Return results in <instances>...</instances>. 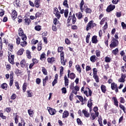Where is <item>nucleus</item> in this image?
<instances>
[{
	"label": "nucleus",
	"mask_w": 126,
	"mask_h": 126,
	"mask_svg": "<svg viewBox=\"0 0 126 126\" xmlns=\"http://www.w3.org/2000/svg\"><path fill=\"white\" fill-rule=\"evenodd\" d=\"M63 47H59L58 48V53H61V63L63 65H65V62L64 61V53L63 52Z\"/></svg>",
	"instance_id": "obj_1"
},
{
	"label": "nucleus",
	"mask_w": 126,
	"mask_h": 126,
	"mask_svg": "<svg viewBox=\"0 0 126 126\" xmlns=\"http://www.w3.org/2000/svg\"><path fill=\"white\" fill-rule=\"evenodd\" d=\"M81 92L84 93V94H85L87 97H88V96H91L92 95V91L89 88H86V90L84 91V87H83L81 88Z\"/></svg>",
	"instance_id": "obj_2"
},
{
	"label": "nucleus",
	"mask_w": 126,
	"mask_h": 126,
	"mask_svg": "<svg viewBox=\"0 0 126 126\" xmlns=\"http://www.w3.org/2000/svg\"><path fill=\"white\" fill-rule=\"evenodd\" d=\"M18 34L19 36H21V37H22V40H23V41H25V40L27 39L26 35L24 34V32H23V30H22V29L20 28L19 29Z\"/></svg>",
	"instance_id": "obj_3"
},
{
	"label": "nucleus",
	"mask_w": 126,
	"mask_h": 126,
	"mask_svg": "<svg viewBox=\"0 0 126 126\" xmlns=\"http://www.w3.org/2000/svg\"><path fill=\"white\" fill-rule=\"evenodd\" d=\"M119 44V41L115 38L113 39L110 44V48H115Z\"/></svg>",
	"instance_id": "obj_4"
},
{
	"label": "nucleus",
	"mask_w": 126,
	"mask_h": 126,
	"mask_svg": "<svg viewBox=\"0 0 126 126\" xmlns=\"http://www.w3.org/2000/svg\"><path fill=\"white\" fill-rule=\"evenodd\" d=\"M95 26H96V24L93 23V21H90L87 26V28H86L87 31L90 30L91 28H93V27H95Z\"/></svg>",
	"instance_id": "obj_5"
},
{
	"label": "nucleus",
	"mask_w": 126,
	"mask_h": 126,
	"mask_svg": "<svg viewBox=\"0 0 126 126\" xmlns=\"http://www.w3.org/2000/svg\"><path fill=\"white\" fill-rule=\"evenodd\" d=\"M115 8H116V6L115 5L110 4L107 7L106 11H107V12H110V11L114 10Z\"/></svg>",
	"instance_id": "obj_6"
},
{
	"label": "nucleus",
	"mask_w": 126,
	"mask_h": 126,
	"mask_svg": "<svg viewBox=\"0 0 126 126\" xmlns=\"http://www.w3.org/2000/svg\"><path fill=\"white\" fill-rule=\"evenodd\" d=\"M111 89L112 90H115V92H116V93H118V92H119V90L118 89V87L117 86V84H116L115 83H111Z\"/></svg>",
	"instance_id": "obj_7"
},
{
	"label": "nucleus",
	"mask_w": 126,
	"mask_h": 126,
	"mask_svg": "<svg viewBox=\"0 0 126 126\" xmlns=\"http://www.w3.org/2000/svg\"><path fill=\"white\" fill-rule=\"evenodd\" d=\"M14 55H11L10 57L8 56V61L11 64H14Z\"/></svg>",
	"instance_id": "obj_8"
},
{
	"label": "nucleus",
	"mask_w": 126,
	"mask_h": 126,
	"mask_svg": "<svg viewBox=\"0 0 126 126\" xmlns=\"http://www.w3.org/2000/svg\"><path fill=\"white\" fill-rule=\"evenodd\" d=\"M99 116V113L95 112V113H92L91 114V119L92 120V121L95 120L96 119V117H98Z\"/></svg>",
	"instance_id": "obj_9"
},
{
	"label": "nucleus",
	"mask_w": 126,
	"mask_h": 126,
	"mask_svg": "<svg viewBox=\"0 0 126 126\" xmlns=\"http://www.w3.org/2000/svg\"><path fill=\"white\" fill-rule=\"evenodd\" d=\"M48 112L50 115H51V116L55 115L56 113H57V111H56V109L51 108H50V109H48Z\"/></svg>",
	"instance_id": "obj_10"
},
{
	"label": "nucleus",
	"mask_w": 126,
	"mask_h": 126,
	"mask_svg": "<svg viewBox=\"0 0 126 126\" xmlns=\"http://www.w3.org/2000/svg\"><path fill=\"white\" fill-rule=\"evenodd\" d=\"M11 15L12 18H16L17 17V12L15 10H12Z\"/></svg>",
	"instance_id": "obj_11"
},
{
	"label": "nucleus",
	"mask_w": 126,
	"mask_h": 126,
	"mask_svg": "<svg viewBox=\"0 0 126 126\" xmlns=\"http://www.w3.org/2000/svg\"><path fill=\"white\" fill-rule=\"evenodd\" d=\"M64 84L65 86L66 87L68 86V83H69V80L67 78L66 75H65L64 77Z\"/></svg>",
	"instance_id": "obj_12"
},
{
	"label": "nucleus",
	"mask_w": 126,
	"mask_h": 126,
	"mask_svg": "<svg viewBox=\"0 0 126 126\" xmlns=\"http://www.w3.org/2000/svg\"><path fill=\"white\" fill-rule=\"evenodd\" d=\"M126 74H122V76H121V77L118 80V81L119 82H124L125 81V80L126 79Z\"/></svg>",
	"instance_id": "obj_13"
},
{
	"label": "nucleus",
	"mask_w": 126,
	"mask_h": 126,
	"mask_svg": "<svg viewBox=\"0 0 126 126\" xmlns=\"http://www.w3.org/2000/svg\"><path fill=\"white\" fill-rule=\"evenodd\" d=\"M69 115V113H68V111L66 110L64 111L63 114V119H65V118H67Z\"/></svg>",
	"instance_id": "obj_14"
},
{
	"label": "nucleus",
	"mask_w": 126,
	"mask_h": 126,
	"mask_svg": "<svg viewBox=\"0 0 126 126\" xmlns=\"http://www.w3.org/2000/svg\"><path fill=\"white\" fill-rule=\"evenodd\" d=\"M92 42L94 44H96L97 42H98V40L97 39V36L94 35L93 36L92 38Z\"/></svg>",
	"instance_id": "obj_15"
},
{
	"label": "nucleus",
	"mask_w": 126,
	"mask_h": 126,
	"mask_svg": "<svg viewBox=\"0 0 126 126\" xmlns=\"http://www.w3.org/2000/svg\"><path fill=\"white\" fill-rule=\"evenodd\" d=\"M30 23H31V20L27 17L25 19V24H26V25H29Z\"/></svg>",
	"instance_id": "obj_16"
},
{
	"label": "nucleus",
	"mask_w": 126,
	"mask_h": 126,
	"mask_svg": "<svg viewBox=\"0 0 126 126\" xmlns=\"http://www.w3.org/2000/svg\"><path fill=\"white\" fill-rule=\"evenodd\" d=\"M40 0H35L34 2V5L35 7L37 8H38V7L40 6Z\"/></svg>",
	"instance_id": "obj_17"
},
{
	"label": "nucleus",
	"mask_w": 126,
	"mask_h": 126,
	"mask_svg": "<svg viewBox=\"0 0 126 126\" xmlns=\"http://www.w3.org/2000/svg\"><path fill=\"white\" fill-rule=\"evenodd\" d=\"M82 113L83 114H84V115L85 116V117H86V118H89V113H88V112H87L86 110L84 109L82 111Z\"/></svg>",
	"instance_id": "obj_18"
},
{
	"label": "nucleus",
	"mask_w": 126,
	"mask_h": 126,
	"mask_svg": "<svg viewBox=\"0 0 126 126\" xmlns=\"http://www.w3.org/2000/svg\"><path fill=\"white\" fill-rule=\"evenodd\" d=\"M83 5H84V1L82 0L81 3H80V9L81 12H83Z\"/></svg>",
	"instance_id": "obj_19"
},
{
	"label": "nucleus",
	"mask_w": 126,
	"mask_h": 126,
	"mask_svg": "<svg viewBox=\"0 0 126 126\" xmlns=\"http://www.w3.org/2000/svg\"><path fill=\"white\" fill-rule=\"evenodd\" d=\"M71 19L72 21V24H75V22H76V18L75 17V15L74 14L71 16Z\"/></svg>",
	"instance_id": "obj_20"
},
{
	"label": "nucleus",
	"mask_w": 126,
	"mask_h": 126,
	"mask_svg": "<svg viewBox=\"0 0 126 126\" xmlns=\"http://www.w3.org/2000/svg\"><path fill=\"white\" fill-rule=\"evenodd\" d=\"M23 52H24V49H23V48H21L17 52V55L18 56H21V55L23 54Z\"/></svg>",
	"instance_id": "obj_21"
},
{
	"label": "nucleus",
	"mask_w": 126,
	"mask_h": 126,
	"mask_svg": "<svg viewBox=\"0 0 126 126\" xmlns=\"http://www.w3.org/2000/svg\"><path fill=\"white\" fill-rule=\"evenodd\" d=\"M90 61L92 62V63H95L96 62V56L93 55L90 58Z\"/></svg>",
	"instance_id": "obj_22"
},
{
	"label": "nucleus",
	"mask_w": 126,
	"mask_h": 126,
	"mask_svg": "<svg viewBox=\"0 0 126 126\" xmlns=\"http://www.w3.org/2000/svg\"><path fill=\"white\" fill-rule=\"evenodd\" d=\"M47 61L49 63H52L55 62V58L54 57L48 58Z\"/></svg>",
	"instance_id": "obj_23"
},
{
	"label": "nucleus",
	"mask_w": 126,
	"mask_h": 126,
	"mask_svg": "<svg viewBox=\"0 0 126 126\" xmlns=\"http://www.w3.org/2000/svg\"><path fill=\"white\" fill-rule=\"evenodd\" d=\"M1 88L2 89H5V90H6L7 89V84L4 83L1 85Z\"/></svg>",
	"instance_id": "obj_24"
},
{
	"label": "nucleus",
	"mask_w": 126,
	"mask_h": 126,
	"mask_svg": "<svg viewBox=\"0 0 126 126\" xmlns=\"http://www.w3.org/2000/svg\"><path fill=\"white\" fill-rule=\"evenodd\" d=\"M49 80V77L48 76H46L45 78L43 79V85L45 86L46 85V82Z\"/></svg>",
	"instance_id": "obj_25"
},
{
	"label": "nucleus",
	"mask_w": 126,
	"mask_h": 126,
	"mask_svg": "<svg viewBox=\"0 0 126 126\" xmlns=\"http://www.w3.org/2000/svg\"><path fill=\"white\" fill-rule=\"evenodd\" d=\"M26 63V62L25 60L23 59L22 61H21L20 64L22 67H24L25 66V64Z\"/></svg>",
	"instance_id": "obj_26"
},
{
	"label": "nucleus",
	"mask_w": 126,
	"mask_h": 126,
	"mask_svg": "<svg viewBox=\"0 0 126 126\" xmlns=\"http://www.w3.org/2000/svg\"><path fill=\"white\" fill-rule=\"evenodd\" d=\"M84 9L85 10V11H86V13H91L92 10H91V9L89 8H86L84 7Z\"/></svg>",
	"instance_id": "obj_27"
},
{
	"label": "nucleus",
	"mask_w": 126,
	"mask_h": 126,
	"mask_svg": "<svg viewBox=\"0 0 126 126\" xmlns=\"http://www.w3.org/2000/svg\"><path fill=\"white\" fill-rule=\"evenodd\" d=\"M26 123L24 121V120L22 119L21 123H19L18 126H25Z\"/></svg>",
	"instance_id": "obj_28"
},
{
	"label": "nucleus",
	"mask_w": 126,
	"mask_h": 126,
	"mask_svg": "<svg viewBox=\"0 0 126 126\" xmlns=\"http://www.w3.org/2000/svg\"><path fill=\"white\" fill-rule=\"evenodd\" d=\"M26 55L28 59H31V52L29 50H27Z\"/></svg>",
	"instance_id": "obj_29"
},
{
	"label": "nucleus",
	"mask_w": 126,
	"mask_h": 126,
	"mask_svg": "<svg viewBox=\"0 0 126 126\" xmlns=\"http://www.w3.org/2000/svg\"><path fill=\"white\" fill-rule=\"evenodd\" d=\"M76 15L78 19H81V18H82V13H81V12L77 13Z\"/></svg>",
	"instance_id": "obj_30"
},
{
	"label": "nucleus",
	"mask_w": 126,
	"mask_h": 126,
	"mask_svg": "<svg viewBox=\"0 0 126 126\" xmlns=\"http://www.w3.org/2000/svg\"><path fill=\"white\" fill-rule=\"evenodd\" d=\"M105 63H111L112 59L110 57H105L104 58Z\"/></svg>",
	"instance_id": "obj_31"
},
{
	"label": "nucleus",
	"mask_w": 126,
	"mask_h": 126,
	"mask_svg": "<svg viewBox=\"0 0 126 126\" xmlns=\"http://www.w3.org/2000/svg\"><path fill=\"white\" fill-rule=\"evenodd\" d=\"M42 71L44 75H47L48 72H47V70L46 69V68H45V67H42Z\"/></svg>",
	"instance_id": "obj_32"
},
{
	"label": "nucleus",
	"mask_w": 126,
	"mask_h": 126,
	"mask_svg": "<svg viewBox=\"0 0 126 126\" xmlns=\"http://www.w3.org/2000/svg\"><path fill=\"white\" fill-rule=\"evenodd\" d=\"M113 100H114V105H115V106H116L117 107H119V103L117 98L113 97Z\"/></svg>",
	"instance_id": "obj_33"
},
{
	"label": "nucleus",
	"mask_w": 126,
	"mask_h": 126,
	"mask_svg": "<svg viewBox=\"0 0 126 126\" xmlns=\"http://www.w3.org/2000/svg\"><path fill=\"white\" fill-rule=\"evenodd\" d=\"M101 90L103 93H105L106 91V86L104 85L101 86Z\"/></svg>",
	"instance_id": "obj_34"
},
{
	"label": "nucleus",
	"mask_w": 126,
	"mask_h": 126,
	"mask_svg": "<svg viewBox=\"0 0 126 126\" xmlns=\"http://www.w3.org/2000/svg\"><path fill=\"white\" fill-rule=\"evenodd\" d=\"M76 69L80 73L81 72V68H80V66L79 65H76L75 66Z\"/></svg>",
	"instance_id": "obj_35"
},
{
	"label": "nucleus",
	"mask_w": 126,
	"mask_h": 126,
	"mask_svg": "<svg viewBox=\"0 0 126 126\" xmlns=\"http://www.w3.org/2000/svg\"><path fill=\"white\" fill-rule=\"evenodd\" d=\"M42 50V43L41 42H39L37 45V50L41 51Z\"/></svg>",
	"instance_id": "obj_36"
},
{
	"label": "nucleus",
	"mask_w": 126,
	"mask_h": 126,
	"mask_svg": "<svg viewBox=\"0 0 126 126\" xmlns=\"http://www.w3.org/2000/svg\"><path fill=\"white\" fill-rule=\"evenodd\" d=\"M27 87V84L26 83H24L23 85V92H25L26 91V88Z\"/></svg>",
	"instance_id": "obj_37"
},
{
	"label": "nucleus",
	"mask_w": 126,
	"mask_h": 126,
	"mask_svg": "<svg viewBox=\"0 0 126 126\" xmlns=\"http://www.w3.org/2000/svg\"><path fill=\"white\" fill-rule=\"evenodd\" d=\"M92 106V100H91V99H90L88 102V107H89V108H91Z\"/></svg>",
	"instance_id": "obj_38"
},
{
	"label": "nucleus",
	"mask_w": 126,
	"mask_h": 126,
	"mask_svg": "<svg viewBox=\"0 0 126 126\" xmlns=\"http://www.w3.org/2000/svg\"><path fill=\"white\" fill-rule=\"evenodd\" d=\"M70 78L71 79H74V78H75V74L74 73H71L70 74Z\"/></svg>",
	"instance_id": "obj_39"
},
{
	"label": "nucleus",
	"mask_w": 126,
	"mask_h": 126,
	"mask_svg": "<svg viewBox=\"0 0 126 126\" xmlns=\"http://www.w3.org/2000/svg\"><path fill=\"white\" fill-rule=\"evenodd\" d=\"M27 45V42L25 40H23V41H22L21 43V46L22 47H25Z\"/></svg>",
	"instance_id": "obj_40"
},
{
	"label": "nucleus",
	"mask_w": 126,
	"mask_h": 126,
	"mask_svg": "<svg viewBox=\"0 0 126 126\" xmlns=\"http://www.w3.org/2000/svg\"><path fill=\"white\" fill-rule=\"evenodd\" d=\"M95 54H96V57H100L101 54V51L99 50H97L95 51Z\"/></svg>",
	"instance_id": "obj_41"
},
{
	"label": "nucleus",
	"mask_w": 126,
	"mask_h": 126,
	"mask_svg": "<svg viewBox=\"0 0 126 126\" xmlns=\"http://www.w3.org/2000/svg\"><path fill=\"white\" fill-rule=\"evenodd\" d=\"M119 107L121 109H122V110H123L124 112V113H125V114L126 113V107H125V106H124V105H122V104H120Z\"/></svg>",
	"instance_id": "obj_42"
},
{
	"label": "nucleus",
	"mask_w": 126,
	"mask_h": 126,
	"mask_svg": "<svg viewBox=\"0 0 126 126\" xmlns=\"http://www.w3.org/2000/svg\"><path fill=\"white\" fill-rule=\"evenodd\" d=\"M93 77L95 79L96 82H99V78L97 75H94Z\"/></svg>",
	"instance_id": "obj_43"
},
{
	"label": "nucleus",
	"mask_w": 126,
	"mask_h": 126,
	"mask_svg": "<svg viewBox=\"0 0 126 126\" xmlns=\"http://www.w3.org/2000/svg\"><path fill=\"white\" fill-rule=\"evenodd\" d=\"M63 5L65 7H68V4H67V0H64L63 2Z\"/></svg>",
	"instance_id": "obj_44"
},
{
	"label": "nucleus",
	"mask_w": 126,
	"mask_h": 126,
	"mask_svg": "<svg viewBox=\"0 0 126 126\" xmlns=\"http://www.w3.org/2000/svg\"><path fill=\"white\" fill-rule=\"evenodd\" d=\"M61 69H60V76L62 77L63 74V67L61 66Z\"/></svg>",
	"instance_id": "obj_45"
},
{
	"label": "nucleus",
	"mask_w": 126,
	"mask_h": 126,
	"mask_svg": "<svg viewBox=\"0 0 126 126\" xmlns=\"http://www.w3.org/2000/svg\"><path fill=\"white\" fill-rule=\"evenodd\" d=\"M106 20L107 19L106 18H103L100 22V25H103V24H104V23L105 22V21H106Z\"/></svg>",
	"instance_id": "obj_46"
},
{
	"label": "nucleus",
	"mask_w": 126,
	"mask_h": 126,
	"mask_svg": "<svg viewBox=\"0 0 126 126\" xmlns=\"http://www.w3.org/2000/svg\"><path fill=\"white\" fill-rule=\"evenodd\" d=\"M4 15V11L3 9H0V16H3Z\"/></svg>",
	"instance_id": "obj_47"
},
{
	"label": "nucleus",
	"mask_w": 126,
	"mask_h": 126,
	"mask_svg": "<svg viewBox=\"0 0 126 126\" xmlns=\"http://www.w3.org/2000/svg\"><path fill=\"white\" fill-rule=\"evenodd\" d=\"M64 14L65 18L67 17L68 15V10L65 9L64 12Z\"/></svg>",
	"instance_id": "obj_48"
},
{
	"label": "nucleus",
	"mask_w": 126,
	"mask_h": 126,
	"mask_svg": "<svg viewBox=\"0 0 126 126\" xmlns=\"http://www.w3.org/2000/svg\"><path fill=\"white\" fill-rule=\"evenodd\" d=\"M89 38H90V33H89L88 35L86 37V43H89Z\"/></svg>",
	"instance_id": "obj_49"
},
{
	"label": "nucleus",
	"mask_w": 126,
	"mask_h": 126,
	"mask_svg": "<svg viewBox=\"0 0 126 126\" xmlns=\"http://www.w3.org/2000/svg\"><path fill=\"white\" fill-rule=\"evenodd\" d=\"M38 42H39V41H38V40H32V45H36L37 43H38Z\"/></svg>",
	"instance_id": "obj_50"
},
{
	"label": "nucleus",
	"mask_w": 126,
	"mask_h": 126,
	"mask_svg": "<svg viewBox=\"0 0 126 126\" xmlns=\"http://www.w3.org/2000/svg\"><path fill=\"white\" fill-rule=\"evenodd\" d=\"M93 74L94 75H97V70L96 68H94L93 69Z\"/></svg>",
	"instance_id": "obj_51"
},
{
	"label": "nucleus",
	"mask_w": 126,
	"mask_h": 126,
	"mask_svg": "<svg viewBox=\"0 0 126 126\" xmlns=\"http://www.w3.org/2000/svg\"><path fill=\"white\" fill-rule=\"evenodd\" d=\"M35 30H36V31H40L41 30V26H36L34 28Z\"/></svg>",
	"instance_id": "obj_52"
},
{
	"label": "nucleus",
	"mask_w": 126,
	"mask_h": 126,
	"mask_svg": "<svg viewBox=\"0 0 126 126\" xmlns=\"http://www.w3.org/2000/svg\"><path fill=\"white\" fill-rule=\"evenodd\" d=\"M16 98V94H13L11 96V99L12 100H15Z\"/></svg>",
	"instance_id": "obj_53"
},
{
	"label": "nucleus",
	"mask_w": 126,
	"mask_h": 126,
	"mask_svg": "<svg viewBox=\"0 0 126 126\" xmlns=\"http://www.w3.org/2000/svg\"><path fill=\"white\" fill-rule=\"evenodd\" d=\"M119 51V49L118 48L115 49V50L112 51V53L114 55H117L118 54V52Z\"/></svg>",
	"instance_id": "obj_54"
},
{
	"label": "nucleus",
	"mask_w": 126,
	"mask_h": 126,
	"mask_svg": "<svg viewBox=\"0 0 126 126\" xmlns=\"http://www.w3.org/2000/svg\"><path fill=\"white\" fill-rule=\"evenodd\" d=\"M0 117H1V119H2L3 120H5V119H6V117H5V116H4L2 113H0Z\"/></svg>",
	"instance_id": "obj_55"
},
{
	"label": "nucleus",
	"mask_w": 126,
	"mask_h": 126,
	"mask_svg": "<svg viewBox=\"0 0 126 126\" xmlns=\"http://www.w3.org/2000/svg\"><path fill=\"white\" fill-rule=\"evenodd\" d=\"M45 53H43L41 56H40V59L41 60V61H43V59H45Z\"/></svg>",
	"instance_id": "obj_56"
},
{
	"label": "nucleus",
	"mask_w": 126,
	"mask_h": 126,
	"mask_svg": "<svg viewBox=\"0 0 126 126\" xmlns=\"http://www.w3.org/2000/svg\"><path fill=\"white\" fill-rule=\"evenodd\" d=\"M27 93H28V97H32V94H33V93H32L31 91H28Z\"/></svg>",
	"instance_id": "obj_57"
},
{
	"label": "nucleus",
	"mask_w": 126,
	"mask_h": 126,
	"mask_svg": "<svg viewBox=\"0 0 126 126\" xmlns=\"http://www.w3.org/2000/svg\"><path fill=\"white\" fill-rule=\"evenodd\" d=\"M117 17H121L122 16V12H116Z\"/></svg>",
	"instance_id": "obj_58"
},
{
	"label": "nucleus",
	"mask_w": 126,
	"mask_h": 126,
	"mask_svg": "<svg viewBox=\"0 0 126 126\" xmlns=\"http://www.w3.org/2000/svg\"><path fill=\"white\" fill-rule=\"evenodd\" d=\"M8 48H9V50H10V51H11V50H12V49H13V44H8Z\"/></svg>",
	"instance_id": "obj_59"
},
{
	"label": "nucleus",
	"mask_w": 126,
	"mask_h": 126,
	"mask_svg": "<svg viewBox=\"0 0 126 126\" xmlns=\"http://www.w3.org/2000/svg\"><path fill=\"white\" fill-rule=\"evenodd\" d=\"M62 93H63V94H65L66 93V88H63L62 89Z\"/></svg>",
	"instance_id": "obj_60"
},
{
	"label": "nucleus",
	"mask_w": 126,
	"mask_h": 126,
	"mask_svg": "<svg viewBox=\"0 0 126 126\" xmlns=\"http://www.w3.org/2000/svg\"><path fill=\"white\" fill-rule=\"evenodd\" d=\"M28 113L30 115V116H31V115H32V114H33L34 112H33V111H32V109H29L28 111Z\"/></svg>",
	"instance_id": "obj_61"
},
{
	"label": "nucleus",
	"mask_w": 126,
	"mask_h": 126,
	"mask_svg": "<svg viewBox=\"0 0 126 126\" xmlns=\"http://www.w3.org/2000/svg\"><path fill=\"white\" fill-rule=\"evenodd\" d=\"M121 25H122L123 29H126V24H125V23L124 22H122L121 23Z\"/></svg>",
	"instance_id": "obj_62"
},
{
	"label": "nucleus",
	"mask_w": 126,
	"mask_h": 126,
	"mask_svg": "<svg viewBox=\"0 0 126 126\" xmlns=\"http://www.w3.org/2000/svg\"><path fill=\"white\" fill-rule=\"evenodd\" d=\"M32 63L35 64V63H38V60L36 59H33L32 60Z\"/></svg>",
	"instance_id": "obj_63"
},
{
	"label": "nucleus",
	"mask_w": 126,
	"mask_h": 126,
	"mask_svg": "<svg viewBox=\"0 0 126 126\" xmlns=\"http://www.w3.org/2000/svg\"><path fill=\"white\" fill-rule=\"evenodd\" d=\"M77 123L78 125H82V122H81V120H80V119H77Z\"/></svg>",
	"instance_id": "obj_64"
}]
</instances>
